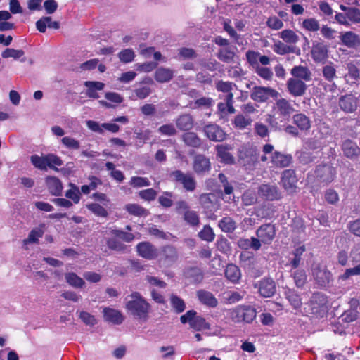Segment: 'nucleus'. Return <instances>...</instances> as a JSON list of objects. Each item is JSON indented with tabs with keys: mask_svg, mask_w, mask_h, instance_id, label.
I'll list each match as a JSON object with an SVG mask.
<instances>
[{
	"mask_svg": "<svg viewBox=\"0 0 360 360\" xmlns=\"http://www.w3.org/2000/svg\"><path fill=\"white\" fill-rule=\"evenodd\" d=\"M126 302L125 308L135 319L146 322L149 319L150 304L139 292H132Z\"/></svg>",
	"mask_w": 360,
	"mask_h": 360,
	"instance_id": "nucleus-1",
	"label": "nucleus"
},
{
	"mask_svg": "<svg viewBox=\"0 0 360 360\" xmlns=\"http://www.w3.org/2000/svg\"><path fill=\"white\" fill-rule=\"evenodd\" d=\"M110 233L113 237L106 240V245L110 250L117 252L123 253L127 250V246L122 243L120 239L124 242L130 243L135 238L133 233L125 232L122 230L112 229Z\"/></svg>",
	"mask_w": 360,
	"mask_h": 360,
	"instance_id": "nucleus-2",
	"label": "nucleus"
},
{
	"mask_svg": "<svg viewBox=\"0 0 360 360\" xmlns=\"http://www.w3.org/2000/svg\"><path fill=\"white\" fill-rule=\"evenodd\" d=\"M30 161L35 168L42 171H46L48 167L58 171L56 166L60 167L63 165L60 158L53 153H48L44 156L33 155L30 157Z\"/></svg>",
	"mask_w": 360,
	"mask_h": 360,
	"instance_id": "nucleus-3",
	"label": "nucleus"
},
{
	"mask_svg": "<svg viewBox=\"0 0 360 360\" xmlns=\"http://www.w3.org/2000/svg\"><path fill=\"white\" fill-rule=\"evenodd\" d=\"M256 310L251 306L242 305L230 309L229 318L234 323H252L256 317Z\"/></svg>",
	"mask_w": 360,
	"mask_h": 360,
	"instance_id": "nucleus-4",
	"label": "nucleus"
},
{
	"mask_svg": "<svg viewBox=\"0 0 360 360\" xmlns=\"http://www.w3.org/2000/svg\"><path fill=\"white\" fill-rule=\"evenodd\" d=\"M176 212L182 215L184 221L192 227L200 224V217L198 212L191 210L188 203L185 200H179L176 202Z\"/></svg>",
	"mask_w": 360,
	"mask_h": 360,
	"instance_id": "nucleus-5",
	"label": "nucleus"
},
{
	"mask_svg": "<svg viewBox=\"0 0 360 360\" xmlns=\"http://www.w3.org/2000/svg\"><path fill=\"white\" fill-rule=\"evenodd\" d=\"M169 178L174 183L182 185L186 191L193 192L196 188V181L190 173L176 169L169 173Z\"/></svg>",
	"mask_w": 360,
	"mask_h": 360,
	"instance_id": "nucleus-6",
	"label": "nucleus"
},
{
	"mask_svg": "<svg viewBox=\"0 0 360 360\" xmlns=\"http://www.w3.org/2000/svg\"><path fill=\"white\" fill-rule=\"evenodd\" d=\"M158 264L160 266L169 267L178 259L176 249L170 245L161 247L158 255Z\"/></svg>",
	"mask_w": 360,
	"mask_h": 360,
	"instance_id": "nucleus-7",
	"label": "nucleus"
},
{
	"mask_svg": "<svg viewBox=\"0 0 360 360\" xmlns=\"http://www.w3.org/2000/svg\"><path fill=\"white\" fill-rule=\"evenodd\" d=\"M280 96V94L276 90L269 86H255L250 94V98L258 103L266 102L270 97L275 99Z\"/></svg>",
	"mask_w": 360,
	"mask_h": 360,
	"instance_id": "nucleus-8",
	"label": "nucleus"
},
{
	"mask_svg": "<svg viewBox=\"0 0 360 360\" xmlns=\"http://www.w3.org/2000/svg\"><path fill=\"white\" fill-rule=\"evenodd\" d=\"M199 202L204 212L209 216L213 214L219 207L218 197L213 193L201 194Z\"/></svg>",
	"mask_w": 360,
	"mask_h": 360,
	"instance_id": "nucleus-9",
	"label": "nucleus"
},
{
	"mask_svg": "<svg viewBox=\"0 0 360 360\" xmlns=\"http://www.w3.org/2000/svg\"><path fill=\"white\" fill-rule=\"evenodd\" d=\"M136 249L137 255L146 259H156L159 255L158 249L148 241L139 243L136 246Z\"/></svg>",
	"mask_w": 360,
	"mask_h": 360,
	"instance_id": "nucleus-10",
	"label": "nucleus"
},
{
	"mask_svg": "<svg viewBox=\"0 0 360 360\" xmlns=\"http://www.w3.org/2000/svg\"><path fill=\"white\" fill-rule=\"evenodd\" d=\"M275 104L274 109L275 112L279 115L280 117L284 120H289L291 115L295 111L292 105L285 98H275Z\"/></svg>",
	"mask_w": 360,
	"mask_h": 360,
	"instance_id": "nucleus-11",
	"label": "nucleus"
},
{
	"mask_svg": "<svg viewBox=\"0 0 360 360\" xmlns=\"http://www.w3.org/2000/svg\"><path fill=\"white\" fill-rule=\"evenodd\" d=\"M340 108L347 113H352L357 109L358 98L352 93L347 94L339 98Z\"/></svg>",
	"mask_w": 360,
	"mask_h": 360,
	"instance_id": "nucleus-12",
	"label": "nucleus"
},
{
	"mask_svg": "<svg viewBox=\"0 0 360 360\" xmlns=\"http://www.w3.org/2000/svg\"><path fill=\"white\" fill-rule=\"evenodd\" d=\"M311 53L316 63H324L328 58V46L323 41H313Z\"/></svg>",
	"mask_w": 360,
	"mask_h": 360,
	"instance_id": "nucleus-13",
	"label": "nucleus"
},
{
	"mask_svg": "<svg viewBox=\"0 0 360 360\" xmlns=\"http://www.w3.org/2000/svg\"><path fill=\"white\" fill-rule=\"evenodd\" d=\"M315 173L317 180L325 184L333 181L335 176L334 167L326 164L317 166Z\"/></svg>",
	"mask_w": 360,
	"mask_h": 360,
	"instance_id": "nucleus-14",
	"label": "nucleus"
},
{
	"mask_svg": "<svg viewBox=\"0 0 360 360\" xmlns=\"http://www.w3.org/2000/svg\"><path fill=\"white\" fill-rule=\"evenodd\" d=\"M255 287L258 288L259 295L266 298L271 297L276 292V283L269 278H262Z\"/></svg>",
	"mask_w": 360,
	"mask_h": 360,
	"instance_id": "nucleus-15",
	"label": "nucleus"
},
{
	"mask_svg": "<svg viewBox=\"0 0 360 360\" xmlns=\"http://www.w3.org/2000/svg\"><path fill=\"white\" fill-rule=\"evenodd\" d=\"M297 179L295 172L292 169L284 170L282 173L281 183L285 190L289 193H294L297 191Z\"/></svg>",
	"mask_w": 360,
	"mask_h": 360,
	"instance_id": "nucleus-16",
	"label": "nucleus"
},
{
	"mask_svg": "<svg viewBox=\"0 0 360 360\" xmlns=\"http://www.w3.org/2000/svg\"><path fill=\"white\" fill-rule=\"evenodd\" d=\"M258 194L267 200H278L281 193L276 185L262 184L258 188Z\"/></svg>",
	"mask_w": 360,
	"mask_h": 360,
	"instance_id": "nucleus-17",
	"label": "nucleus"
},
{
	"mask_svg": "<svg viewBox=\"0 0 360 360\" xmlns=\"http://www.w3.org/2000/svg\"><path fill=\"white\" fill-rule=\"evenodd\" d=\"M256 234L260 243L269 244L275 237V227L271 224H263L257 229Z\"/></svg>",
	"mask_w": 360,
	"mask_h": 360,
	"instance_id": "nucleus-18",
	"label": "nucleus"
},
{
	"mask_svg": "<svg viewBox=\"0 0 360 360\" xmlns=\"http://www.w3.org/2000/svg\"><path fill=\"white\" fill-rule=\"evenodd\" d=\"M313 276L316 283L321 287H326L332 281V274L325 267L319 266L313 269Z\"/></svg>",
	"mask_w": 360,
	"mask_h": 360,
	"instance_id": "nucleus-19",
	"label": "nucleus"
},
{
	"mask_svg": "<svg viewBox=\"0 0 360 360\" xmlns=\"http://www.w3.org/2000/svg\"><path fill=\"white\" fill-rule=\"evenodd\" d=\"M193 168L198 174H202L209 172L211 169L210 159L205 155L198 154L194 157Z\"/></svg>",
	"mask_w": 360,
	"mask_h": 360,
	"instance_id": "nucleus-20",
	"label": "nucleus"
},
{
	"mask_svg": "<svg viewBox=\"0 0 360 360\" xmlns=\"http://www.w3.org/2000/svg\"><path fill=\"white\" fill-rule=\"evenodd\" d=\"M287 88L294 96H302L305 94L307 85L300 79L290 78L287 82Z\"/></svg>",
	"mask_w": 360,
	"mask_h": 360,
	"instance_id": "nucleus-21",
	"label": "nucleus"
},
{
	"mask_svg": "<svg viewBox=\"0 0 360 360\" xmlns=\"http://www.w3.org/2000/svg\"><path fill=\"white\" fill-rule=\"evenodd\" d=\"M194 118L190 113H182L175 120L178 129L183 131H188L194 126Z\"/></svg>",
	"mask_w": 360,
	"mask_h": 360,
	"instance_id": "nucleus-22",
	"label": "nucleus"
},
{
	"mask_svg": "<svg viewBox=\"0 0 360 360\" xmlns=\"http://www.w3.org/2000/svg\"><path fill=\"white\" fill-rule=\"evenodd\" d=\"M207 138L214 141H222L225 139L224 130L215 124H210L204 127Z\"/></svg>",
	"mask_w": 360,
	"mask_h": 360,
	"instance_id": "nucleus-23",
	"label": "nucleus"
},
{
	"mask_svg": "<svg viewBox=\"0 0 360 360\" xmlns=\"http://www.w3.org/2000/svg\"><path fill=\"white\" fill-rule=\"evenodd\" d=\"M328 302V297L326 295L321 292L314 293L310 300L313 313L318 312V309H319L323 311H326Z\"/></svg>",
	"mask_w": 360,
	"mask_h": 360,
	"instance_id": "nucleus-24",
	"label": "nucleus"
},
{
	"mask_svg": "<svg viewBox=\"0 0 360 360\" xmlns=\"http://www.w3.org/2000/svg\"><path fill=\"white\" fill-rule=\"evenodd\" d=\"M45 182L48 191L52 195H61L63 187L61 181L58 177L53 176H48L46 177Z\"/></svg>",
	"mask_w": 360,
	"mask_h": 360,
	"instance_id": "nucleus-25",
	"label": "nucleus"
},
{
	"mask_svg": "<svg viewBox=\"0 0 360 360\" xmlns=\"http://www.w3.org/2000/svg\"><path fill=\"white\" fill-rule=\"evenodd\" d=\"M271 158L272 164L277 167H288L292 160V155L284 154L278 151L274 152Z\"/></svg>",
	"mask_w": 360,
	"mask_h": 360,
	"instance_id": "nucleus-26",
	"label": "nucleus"
},
{
	"mask_svg": "<svg viewBox=\"0 0 360 360\" xmlns=\"http://www.w3.org/2000/svg\"><path fill=\"white\" fill-rule=\"evenodd\" d=\"M103 312L105 320L108 322L118 325L121 324L124 321V316L122 314L115 309L105 307Z\"/></svg>",
	"mask_w": 360,
	"mask_h": 360,
	"instance_id": "nucleus-27",
	"label": "nucleus"
},
{
	"mask_svg": "<svg viewBox=\"0 0 360 360\" xmlns=\"http://www.w3.org/2000/svg\"><path fill=\"white\" fill-rule=\"evenodd\" d=\"M174 77V71L170 68H158L154 74L155 79L159 83L169 82Z\"/></svg>",
	"mask_w": 360,
	"mask_h": 360,
	"instance_id": "nucleus-28",
	"label": "nucleus"
},
{
	"mask_svg": "<svg viewBox=\"0 0 360 360\" xmlns=\"http://www.w3.org/2000/svg\"><path fill=\"white\" fill-rule=\"evenodd\" d=\"M197 297L202 304L210 307H215L218 304L217 300L213 294L205 290L197 291Z\"/></svg>",
	"mask_w": 360,
	"mask_h": 360,
	"instance_id": "nucleus-29",
	"label": "nucleus"
},
{
	"mask_svg": "<svg viewBox=\"0 0 360 360\" xmlns=\"http://www.w3.org/2000/svg\"><path fill=\"white\" fill-rule=\"evenodd\" d=\"M342 149L345 155L349 158H354L360 154V148L356 143L349 139L343 142Z\"/></svg>",
	"mask_w": 360,
	"mask_h": 360,
	"instance_id": "nucleus-30",
	"label": "nucleus"
},
{
	"mask_svg": "<svg viewBox=\"0 0 360 360\" xmlns=\"http://www.w3.org/2000/svg\"><path fill=\"white\" fill-rule=\"evenodd\" d=\"M124 210L130 215L134 217H147L149 214V211L147 209L137 203H128L125 205Z\"/></svg>",
	"mask_w": 360,
	"mask_h": 360,
	"instance_id": "nucleus-31",
	"label": "nucleus"
},
{
	"mask_svg": "<svg viewBox=\"0 0 360 360\" xmlns=\"http://www.w3.org/2000/svg\"><path fill=\"white\" fill-rule=\"evenodd\" d=\"M347 74L345 75V79L347 84H354L360 79V70L353 63L347 64Z\"/></svg>",
	"mask_w": 360,
	"mask_h": 360,
	"instance_id": "nucleus-32",
	"label": "nucleus"
},
{
	"mask_svg": "<svg viewBox=\"0 0 360 360\" xmlns=\"http://www.w3.org/2000/svg\"><path fill=\"white\" fill-rule=\"evenodd\" d=\"M85 86H86V95L89 98H98L99 95L97 91H101L103 89L105 84L101 82H91L87 81L84 83Z\"/></svg>",
	"mask_w": 360,
	"mask_h": 360,
	"instance_id": "nucleus-33",
	"label": "nucleus"
},
{
	"mask_svg": "<svg viewBox=\"0 0 360 360\" xmlns=\"http://www.w3.org/2000/svg\"><path fill=\"white\" fill-rule=\"evenodd\" d=\"M293 123L302 131H307L311 127V121L304 114L299 113L293 116Z\"/></svg>",
	"mask_w": 360,
	"mask_h": 360,
	"instance_id": "nucleus-34",
	"label": "nucleus"
},
{
	"mask_svg": "<svg viewBox=\"0 0 360 360\" xmlns=\"http://www.w3.org/2000/svg\"><path fill=\"white\" fill-rule=\"evenodd\" d=\"M291 74L293 77L300 78L304 81H309L311 79V73L307 67L298 65L295 66L291 70Z\"/></svg>",
	"mask_w": 360,
	"mask_h": 360,
	"instance_id": "nucleus-35",
	"label": "nucleus"
},
{
	"mask_svg": "<svg viewBox=\"0 0 360 360\" xmlns=\"http://www.w3.org/2000/svg\"><path fill=\"white\" fill-rule=\"evenodd\" d=\"M185 276L193 283H199L203 279V274L198 267H190L185 271Z\"/></svg>",
	"mask_w": 360,
	"mask_h": 360,
	"instance_id": "nucleus-36",
	"label": "nucleus"
},
{
	"mask_svg": "<svg viewBox=\"0 0 360 360\" xmlns=\"http://www.w3.org/2000/svg\"><path fill=\"white\" fill-rule=\"evenodd\" d=\"M342 43L347 47H355L359 44L360 40L358 35L352 32H346L340 37Z\"/></svg>",
	"mask_w": 360,
	"mask_h": 360,
	"instance_id": "nucleus-37",
	"label": "nucleus"
},
{
	"mask_svg": "<svg viewBox=\"0 0 360 360\" xmlns=\"http://www.w3.org/2000/svg\"><path fill=\"white\" fill-rule=\"evenodd\" d=\"M238 245L243 249L252 248L255 250H257L261 247L260 240L255 237L250 238H241L238 240Z\"/></svg>",
	"mask_w": 360,
	"mask_h": 360,
	"instance_id": "nucleus-38",
	"label": "nucleus"
},
{
	"mask_svg": "<svg viewBox=\"0 0 360 360\" xmlns=\"http://www.w3.org/2000/svg\"><path fill=\"white\" fill-rule=\"evenodd\" d=\"M183 140L187 146L193 148H199L202 143L198 136L195 133L189 131L183 135Z\"/></svg>",
	"mask_w": 360,
	"mask_h": 360,
	"instance_id": "nucleus-39",
	"label": "nucleus"
},
{
	"mask_svg": "<svg viewBox=\"0 0 360 360\" xmlns=\"http://www.w3.org/2000/svg\"><path fill=\"white\" fill-rule=\"evenodd\" d=\"M65 278L66 280V282L70 285L76 288H81L85 284L84 281L81 277H79L75 273L73 272H69L65 274Z\"/></svg>",
	"mask_w": 360,
	"mask_h": 360,
	"instance_id": "nucleus-40",
	"label": "nucleus"
},
{
	"mask_svg": "<svg viewBox=\"0 0 360 360\" xmlns=\"http://www.w3.org/2000/svg\"><path fill=\"white\" fill-rule=\"evenodd\" d=\"M240 276V271L237 266L233 264H230L226 266V279L229 280L232 283H236L238 281Z\"/></svg>",
	"mask_w": 360,
	"mask_h": 360,
	"instance_id": "nucleus-41",
	"label": "nucleus"
},
{
	"mask_svg": "<svg viewBox=\"0 0 360 360\" xmlns=\"http://www.w3.org/2000/svg\"><path fill=\"white\" fill-rule=\"evenodd\" d=\"M170 304L176 314L183 312L186 309L184 300L174 294L170 296Z\"/></svg>",
	"mask_w": 360,
	"mask_h": 360,
	"instance_id": "nucleus-42",
	"label": "nucleus"
},
{
	"mask_svg": "<svg viewBox=\"0 0 360 360\" xmlns=\"http://www.w3.org/2000/svg\"><path fill=\"white\" fill-rule=\"evenodd\" d=\"M274 51L280 55H284L289 53H295V47L285 44L281 41H278L274 45Z\"/></svg>",
	"mask_w": 360,
	"mask_h": 360,
	"instance_id": "nucleus-43",
	"label": "nucleus"
},
{
	"mask_svg": "<svg viewBox=\"0 0 360 360\" xmlns=\"http://www.w3.org/2000/svg\"><path fill=\"white\" fill-rule=\"evenodd\" d=\"M245 291L243 290H228L226 291V304H235L240 301L245 296Z\"/></svg>",
	"mask_w": 360,
	"mask_h": 360,
	"instance_id": "nucleus-44",
	"label": "nucleus"
},
{
	"mask_svg": "<svg viewBox=\"0 0 360 360\" xmlns=\"http://www.w3.org/2000/svg\"><path fill=\"white\" fill-rule=\"evenodd\" d=\"M286 298L290 303V304L295 309H298L302 306V300L300 295L292 290H288L285 292Z\"/></svg>",
	"mask_w": 360,
	"mask_h": 360,
	"instance_id": "nucleus-45",
	"label": "nucleus"
},
{
	"mask_svg": "<svg viewBox=\"0 0 360 360\" xmlns=\"http://www.w3.org/2000/svg\"><path fill=\"white\" fill-rule=\"evenodd\" d=\"M44 235V231L43 229L40 228L34 229H32L29 235L28 238L23 240L24 244H27L30 243H39V238H41Z\"/></svg>",
	"mask_w": 360,
	"mask_h": 360,
	"instance_id": "nucleus-46",
	"label": "nucleus"
},
{
	"mask_svg": "<svg viewBox=\"0 0 360 360\" xmlns=\"http://www.w3.org/2000/svg\"><path fill=\"white\" fill-rule=\"evenodd\" d=\"M280 37L288 44H296L299 41V37L291 30H283L280 33Z\"/></svg>",
	"mask_w": 360,
	"mask_h": 360,
	"instance_id": "nucleus-47",
	"label": "nucleus"
},
{
	"mask_svg": "<svg viewBox=\"0 0 360 360\" xmlns=\"http://www.w3.org/2000/svg\"><path fill=\"white\" fill-rule=\"evenodd\" d=\"M86 207L97 217H107L108 216L107 210L98 203L87 204Z\"/></svg>",
	"mask_w": 360,
	"mask_h": 360,
	"instance_id": "nucleus-48",
	"label": "nucleus"
},
{
	"mask_svg": "<svg viewBox=\"0 0 360 360\" xmlns=\"http://www.w3.org/2000/svg\"><path fill=\"white\" fill-rule=\"evenodd\" d=\"M292 276L297 287L302 288L305 284L307 275L304 270L297 269L292 272Z\"/></svg>",
	"mask_w": 360,
	"mask_h": 360,
	"instance_id": "nucleus-49",
	"label": "nucleus"
},
{
	"mask_svg": "<svg viewBox=\"0 0 360 360\" xmlns=\"http://www.w3.org/2000/svg\"><path fill=\"white\" fill-rule=\"evenodd\" d=\"M190 326L198 331L209 328V325L205 319L200 316H197V314L194 316Z\"/></svg>",
	"mask_w": 360,
	"mask_h": 360,
	"instance_id": "nucleus-50",
	"label": "nucleus"
},
{
	"mask_svg": "<svg viewBox=\"0 0 360 360\" xmlns=\"http://www.w3.org/2000/svg\"><path fill=\"white\" fill-rule=\"evenodd\" d=\"M233 87H236V85L230 82H226V93H228L226 96V111L229 113H234L236 112V110L233 106V93L229 92L233 90Z\"/></svg>",
	"mask_w": 360,
	"mask_h": 360,
	"instance_id": "nucleus-51",
	"label": "nucleus"
},
{
	"mask_svg": "<svg viewBox=\"0 0 360 360\" xmlns=\"http://www.w3.org/2000/svg\"><path fill=\"white\" fill-rule=\"evenodd\" d=\"M119 59L124 63H129L134 60L135 53L132 49H125L118 53Z\"/></svg>",
	"mask_w": 360,
	"mask_h": 360,
	"instance_id": "nucleus-52",
	"label": "nucleus"
},
{
	"mask_svg": "<svg viewBox=\"0 0 360 360\" xmlns=\"http://www.w3.org/2000/svg\"><path fill=\"white\" fill-rule=\"evenodd\" d=\"M25 52L22 49L17 50L7 48L1 53V56L4 58H13L16 60L23 56Z\"/></svg>",
	"mask_w": 360,
	"mask_h": 360,
	"instance_id": "nucleus-53",
	"label": "nucleus"
},
{
	"mask_svg": "<svg viewBox=\"0 0 360 360\" xmlns=\"http://www.w3.org/2000/svg\"><path fill=\"white\" fill-rule=\"evenodd\" d=\"M198 236L203 240L211 242L214 238V233L212 229L210 226L206 225L198 233Z\"/></svg>",
	"mask_w": 360,
	"mask_h": 360,
	"instance_id": "nucleus-54",
	"label": "nucleus"
},
{
	"mask_svg": "<svg viewBox=\"0 0 360 360\" xmlns=\"http://www.w3.org/2000/svg\"><path fill=\"white\" fill-rule=\"evenodd\" d=\"M172 196L173 194L172 192L165 191L158 198V202L163 207L169 208L173 205V200H172Z\"/></svg>",
	"mask_w": 360,
	"mask_h": 360,
	"instance_id": "nucleus-55",
	"label": "nucleus"
},
{
	"mask_svg": "<svg viewBox=\"0 0 360 360\" xmlns=\"http://www.w3.org/2000/svg\"><path fill=\"white\" fill-rule=\"evenodd\" d=\"M157 195V191L153 188L143 189L139 193V195L141 199L148 202L154 200Z\"/></svg>",
	"mask_w": 360,
	"mask_h": 360,
	"instance_id": "nucleus-56",
	"label": "nucleus"
},
{
	"mask_svg": "<svg viewBox=\"0 0 360 360\" xmlns=\"http://www.w3.org/2000/svg\"><path fill=\"white\" fill-rule=\"evenodd\" d=\"M129 184L134 188H141L150 185V182L148 178L141 176H132Z\"/></svg>",
	"mask_w": 360,
	"mask_h": 360,
	"instance_id": "nucleus-57",
	"label": "nucleus"
},
{
	"mask_svg": "<svg viewBox=\"0 0 360 360\" xmlns=\"http://www.w3.org/2000/svg\"><path fill=\"white\" fill-rule=\"evenodd\" d=\"M214 105V101L211 98L202 97L198 99H196L194 102V108H210Z\"/></svg>",
	"mask_w": 360,
	"mask_h": 360,
	"instance_id": "nucleus-58",
	"label": "nucleus"
},
{
	"mask_svg": "<svg viewBox=\"0 0 360 360\" xmlns=\"http://www.w3.org/2000/svg\"><path fill=\"white\" fill-rule=\"evenodd\" d=\"M61 142L68 149L78 150L80 147L79 141L70 136L63 137Z\"/></svg>",
	"mask_w": 360,
	"mask_h": 360,
	"instance_id": "nucleus-59",
	"label": "nucleus"
},
{
	"mask_svg": "<svg viewBox=\"0 0 360 360\" xmlns=\"http://www.w3.org/2000/svg\"><path fill=\"white\" fill-rule=\"evenodd\" d=\"M158 132L162 135L168 136H175L177 131L172 124H165L158 128Z\"/></svg>",
	"mask_w": 360,
	"mask_h": 360,
	"instance_id": "nucleus-60",
	"label": "nucleus"
},
{
	"mask_svg": "<svg viewBox=\"0 0 360 360\" xmlns=\"http://www.w3.org/2000/svg\"><path fill=\"white\" fill-rule=\"evenodd\" d=\"M79 317L82 321L87 326H94L97 323L94 315L84 311H80Z\"/></svg>",
	"mask_w": 360,
	"mask_h": 360,
	"instance_id": "nucleus-61",
	"label": "nucleus"
},
{
	"mask_svg": "<svg viewBox=\"0 0 360 360\" xmlns=\"http://www.w3.org/2000/svg\"><path fill=\"white\" fill-rule=\"evenodd\" d=\"M71 186H72V188L66 191L65 196L68 198L72 200L74 203L77 204L80 200V192L76 186L72 184Z\"/></svg>",
	"mask_w": 360,
	"mask_h": 360,
	"instance_id": "nucleus-62",
	"label": "nucleus"
},
{
	"mask_svg": "<svg viewBox=\"0 0 360 360\" xmlns=\"http://www.w3.org/2000/svg\"><path fill=\"white\" fill-rule=\"evenodd\" d=\"M302 26L311 32H316L320 28L319 22L314 18L305 19L302 22Z\"/></svg>",
	"mask_w": 360,
	"mask_h": 360,
	"instance_id": "nucleus-63",
	"label": "nucleus"
},
{
	"mask_svg": "<svg viewBox=\"0 0 360 360\" xmlns=\"http://www.w3.org/2000/svg\"><path fill=\"white\" fill-rule=\"evenodd\" d=\"M347 17L354 22H360V10L356 8L347 9Z\"/></svg>",
	"mask_w": 360,
	"mask_h": 360,
	"instance_id": "nucleus-64",
	"label": "nucleus"
}]
</instances>
